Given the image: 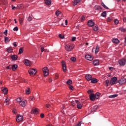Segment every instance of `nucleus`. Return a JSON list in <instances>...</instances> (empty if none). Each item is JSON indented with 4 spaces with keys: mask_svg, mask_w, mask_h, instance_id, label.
Listing matches in <instances>:
<instances>
[{
    "mask_svg": "<svg viewBox=\"0 0 126 126\" xmlns=\"http://www.w3.org/2000/svg\"><path fill=\"white\" fill-rule=\"evenodd\" d=\"M24 63L27 66H30L32 64L31 61H29L27 59H25L24 60Z\"/></svg>",
    "mask_w": 126,
    "mask_h": 126,
    "instance_id": "5",
    "label": "nucleus"
},
{
    "mask_svg": "<svg viewBox=\"0 0 126 126\" xmlns=\"http://www.w3.org/2000/svg\"><path fill=\"white\" fill-rule=\"evenodd\" d=\"M1 90H2L3 94H7V93L8 92V90L6 88H2L1 89Z\"/></svg>",
    "mask_w": 126,
    "mask_h": 126,
    "instance_id": "16",
    "label": "nucleus"
},
{
    "mask_svg": "<svg viewBox=\"0 0 126 126\" xmlns=\"http://www.w3.org/2000/svg\"><path fill=\"white\" fill-rule=\"evenodd\" d=\"M24 21V19L23 18H19V22L21 24V23H23V21Z\"/></svg>",
    "mask_w": 126,
    "mask_h": 126,
    "instance_id": "40",
    "label": "nucleus"
},
{
    "mask_svg": "<svg viewBox=\"0 0 126 126\" xmlns=\"http://www.w3.org/2000/svg\"><path fill=\"white\" fill-rule=\"evenodd\" d=\"M10 99L9 98H8V97L6 98V99H5L4 103L5 105H6L7 106H8L10 104Z\"/></svg>",
    "mask_w": 126,
    "mask_h": 126,
    "instance_id": "15",
    "label": "nucleus"
},
{
    "mask_svg": "<svg viewBox=\"0 0 126 126\" xmlns=\"http://www.w3.org/2000/svg\"><path fill=\"white\" fill-rule=\"evenodd\" d=\"M55 14H56V15H57V16H59V15L61 14V12H60L59 11H56Z\"/></svg>",
    "mask_w": 126,
    "mask_h": 126,
    "instance_id": "45",
    "label": "nucleus"
},
{
    "mask_svg": "<svg viewBox=\"0 0 126 126\" xmlns=\"http://www.w3.org/2000/svg\"><path fill=\"white\" fill-rule=\"evenodd\" d=\"M10 58H11V59L13 60V61H17V59H18V56L16 55H10Z\"/></svg>",
    "mask_w": 126,
    "mask_h": 126,
    "instance_id": "12",
    "label": "nucleus"
},
{
    "mask_svg": "<svg viewBox=\"0 0 126 126\" xmlns=\"http://www.w3.org/2000/svg\"><path fill=\"white\" fill-rule=\"evenodd\" d=\"M59 37L61 39H64V36L62 35V34H59Z\"/></svg>",
    "mask_w": 126,
    "mask_h": 126,
    "instance_id": "48",
    "label": "nucleus"
},
{
    "mask_svg": "<svg viewBox=\"0 0 126 126\" xmlns=\"http://www.w3.org/2000/svg\"><path fill=\"white\" fill-rule=\"evenodd\" d=\"M12 51H13L12 47H10L7 49V52H8V53H12Z\"/></svg>",
    "mask_w": 126,
    "mask_h": 126,
    "instance_id": "25",
    "label": "nucleus"
},
{
    "mask_svg": "<svg viewBox=\"0 0 126 126\" xmlns=\"http://www.w3.org/2000/svg\"><path fill=\"white\" fill-rule=\"evenodd\" d=\"M91 83L95 84L98 82V80L96 78H92L91 80Z\"/></svg>",
    "mask_w": 126,
    "mask_h": 126,
    "instance_id": "20",
    "label": "nucleus"
},
{
    "mask_svg": "<svg viewBox=\"0 0 126 126\" xmlns=\"http://www.w3.org/2000/svg\"><path fill=\"white\" fill-rule=\"evenodd\" d=\"M118 96V94H113L109 96V98H116Z\"/></svg>",
    "mask_w": 126,
    "mask_h": 126,
    "instance_id": "39",
    "label": "nucleus"
},
{
    "mask_svg": "<svg viewBox=\"0 0 126 126\" xmlns=\"http://www.w3.org/2000/svg\"><path fill=\"white\" fill-rule=\"evenodd\" d=\"M95 94H91L90 95V98L91 101H95Z\"/></svg>",
    "mask_w": 126,
    "mask_h": 126,
    "instance_id": "14",
    "label": "nucleus"
},
{
    "mask_svg": "<svg viewBox=\"0 0 126 126\" xmlns=\"http://www.w3.org/2000/svg\"><path fill=\"white\" fill-rule=\"evenodd\" d=\"M95 54H97V53H99V46H96L95 50Z\"/></svg>",
    "mask_w": 126,
    "mask_h": 126,
    "instance_id": "35",
    "label": "nucleus"
},
{
    "mask_svg": "<svg viewBox=\"0 0 126 126\" xmlns=\"http://www.w3.org/2000/svg\"><path fill=\"white\" fill-rule=\"evenodd\" d=\"M98 109V106L97 105H95L93 107L92 109V112H96V110Z\"/></svg>",
    "mask_w": 126,
    "mask_h": 126,
    "instance_id": "26",
    "label": "nucleus"
},
{
    "mask_svg": "<svg viewBox=\"0 0 126 126\" xmlns=\"http://www.w3.org/2000/svg\"><path fill=\"white\" fill-rule=\"evenodd\" d=\"M126 83V80L124 79H121L119 81V84H124V83Z\"/></svg>",
    "mask_w": 126,
    "mask_h": 126,
    "instance_id": "24",
    "label": "nucleus"
},
{
    "mask_svg": "<svg viewBox=\"0 0 126 126\" xmlns=\"http://www.w3.org/2000/svg\"><path fill=\"white\" fill-rule=\"evenodd\" d=\"M72 83V81L71 80H68L66 82V84H68V85H70Z\"/></svg>",
    "mask_w": 126,
    "mask_h": 126,
    "instance_id": "37",
    "label": "nucleus"
},
{
    "mask_svg": "<svg viewBox=\"0 0 126 126\" xmlns=\"http://www.w3.org/2000/svg\"><path fill=\"white\" fill-rule=\"evenodd\" d=\"M119 63L120 65L124 66L125 64H126V59H121L119 61Z\"/></svg>",
    "mask_w": 126,
    "mask_h": 126,
    "instance_id": "6",
    "label": "nucleus"
},
{
    "mask_svg": "<svg viewBox=\"0 0 126 126\" xmlns=\"http://www.w3.org/2000/svg\"><path fill=\"white\" fill-rule=\"evenodd\" d=\"M92 92H93V91H92V90H90L88 91V94H91L92 93Z\"/></svg>",
    "mask_w": 126,
    "mask_h": 126,
    "instance_id": "53",
    "label": "nucleus"
},
{
    "mask_svg": "<svg viewBox=\"0 0 126 126\" xmlns=\"http://www.w3.org/2000/svg\"><path fill=\"white\" fill-rule=\"evenodd\" d=\"M94 9L95 10H99V9H101V7L100 6H95Z\"/></svg>",
    "mask_w": 126,
    "mask_h": 126,
    "instance_id": "38",
    "label": "nucleus"
},
{
    "mask_svg": "<svg viewBox=\"0 0 126 126\" xmlns=\"http://www.w3.org/2000/svg\"><path fill=\"white\" fill-rule=\"evenodd\" d=\"M119 30L121 31V32H126V30L125 28H120Z\"/></svg>",
    "mask_w": 126,
    "mask_h": 126,
    "instance_id": "36",
    "label": "nucleus"
},
{
    "mask_svg": "<svg viewBox=\"0 0 126 126\" xmlns=\"http://www.w3.org/2000/svg\"><path fill=\"white\" fill-rule=\"evenodd\" d=\"M113 43H115V44H119L120 43V40L117 38H113L112 39Z\"/></svg>",
    "mask_w": 126,
    "mask_h": 126,
    "instance_id": "21",
    "label": "nucleus"
},
{
    "mask_svg": "<svg viewBox=\"0 0 126 126\" xmlns=\"http://www.w3.org/2000/svg\"><path fill=\"white\" fill-rule=\"evenodd\" d=\"M19 105L21 106V107H26V105H27V101L26 100H24V101H21V102H20Z\"/></svg>",
    "mask_w": 126,
    "mask_h": 126,
    "instance_id": "11",
    "label": "nucleus"
},
{
    "mask_svg": "<svg viewBox=\"0 0 126 126\" xmlns=\"http://www.w3.org/2000/svg\"><path fill=\"white\" fill-rule=\"evenodd\" d=\"M100 95V93H96L94 95V97L96 99H99V96Z\"/></svg>",
    "mask_w": 126,
    "mask_h": 126,
    "instance_id": "31",
    "label": "nucleus"
},
{
    "mask_svg": "<svg viewBox=\"0 0 126 126\" xmlns=\"http://www.w3.org/2000/svg\"><path fill=\"white\" fill-rule=\"evenodd\" d=\"M28 72L29 73V74H30V75H35V74L37 73V70L33 68L29 69L28 70Z\"/></svg>",
    "mask_w": 126,
    "mask_h": 126,
    "instance_id": "3",
    "label": "nucleus"
},
{
    "mask_svg": "<svg viewBox=\"0 0 126 126\" xmlns=\"http://www.w3.org/2000/svg\"><path fill=\"white\" fill-rule=\"evenodd\" d=\"M81 20H84L85 19V17L84 16H82L81 18Z\"/></svg>",
    "mask_w": 126,
    "mask_h": 126,
    "instance_id": "58",
    "label": "nucleus"
},
{
    "mask_svg": "<svg viewBox=\"0 0 126 126\" xmlns=\"http://www.w3.org/2000/svg\"><path fill=\"white\" fill-rule=\"evenodd\" d=\"M23 51H24V49L23 47L20 48V49L19 50L18 55H21V54L23 53Z\"/></svg>",
    "mask_w": 126,
    "mask_h": 126,
    "instance_id": "29",
    "label": "nucleus"
},
{
    "mask_svg": "<svg viewBox=\"0 0 126 126\" xmlns=\"http://www.w3.org/2000/svg\"><path fill=\"white\" fill-rule=\"evenodd\" d=\"M12 68V65H9L6 67V69H11Z\"/></svg>",
    "mask_w": 126,
    "mask_h": 126,
    "instance_id": "43",
    "label": "nucleus"
},
{
    "mask_svg": "<svg viewBox=\"0 0 126 126\" xmlns=\"http://www.w3.org/2000/svg\"><path fill=\"white\" fill-rule=\"evenodd\" d=\"M40 50H41V52H44V51H45V49L43 47H41Z\"/></svg>",
    "mask_w": 126,
    "mask_h": 126,
    "instance_id": "55",
    "label": "nucleus"
},
{
    "mask_svg": "<svg viewBox=\"0 0 126 126\" xmlns=\"http://www.w3.org/2000/svg\"><path fill=\"white\" fill-rule=\"evenodd\" d=\"M93 63L94 65H99V60H94Z\"/></svg>",
    "mask_w": 126,
    "mask_h": 126,
    "instance_id": "19",
    "label": "nucleus"
},
{
    "mask_svg": "<svg viewBox=\"0 0 126 126\" xmlns=\"http://www.w3.org/2000/svg\"><path fill=\"white\" fill-rule=\"evenodd\" d=\"M114 23H115V24H119V21L118 20H114Z\"/></svg>",
    "mask_w": 126,
    "mask_h": 126,
    "instance_id": "51",
    "label": "nucleus"
},
{
    "mask_svg": "<svg viewBox=\"0 0 126 126\" xmlns=\"http://www.w3.org/2000/svg\"><path fill=\"white\" fill-rule=\"evenodd\" d=\"M13 46H14V47H17V44H16V42H14L13 43Z\"/></svg>",
    "mask_w": 126,
    "mask_h": 126,
    "instance_id": "60",
    "label": "nucleus"
},
{
    "mask_svg": "<svg viewBox=\"0 0 126 126\" xmlns=\"http://www.w3.org/2000/svg\"><path fill=\"white\" fill-rule=\"evenodd\" d=\"M74 48V46L73 44H66L65 45V50L67 52H71L72 50Z\"/></svg>",
    "mask_w": 126,
    "mask_h": 126,
    "instance_id": "1",
    "label": "nucleus"
},
{
    "mask_svg": "<svg viewBox=\"0 0 126 126\" xmlns=\"http://www.w3.org/2000/svg\"><path fill=\"white\" fill-rule=\"evenodd\" d=\"M17 67H18L17 64H13L12 65V70H13V71H15V70L17 69Z\"/></svg>",
    "mask_w": 126,
    "mask_h": 126,
    "instance_id": "17",
    "label": "nucleus"
},
{
    "mask_svg": "<svg viewBox=\"0 0 126 126\" xmlns=\"http://www.w3.org/2000/svg\"><path fill=\"white\" fill-rule=\"evenodd\" d=\"M105 82H106V87L109 86V83L110 82V81H109V80H106L105 81Z\"/></svg>",
    "mask_w": 126,
    "mask_h": 126,
    "instance_id": "44",
    "label": "nucleus"
},
{
    "mask_svg": "<svg viewBox=\"0 0 126 126\" xmlns=\"http://www.w3.org/2000/svg\"><path fill=\"white\" fill-rule=\"evenodd\" d=\"M48 81L49 82H52V81H53V80H52V78H49L48 79Z\"/></svg>",
    "mask_w": 126,
    "mask_h": 126,
    "instance_id": "61",
    "label": "nucleus"
},
{
    "mask_svg": "<svg viewBox=\"0 0 126 126\" xmlns=\"http://www.w3.org/2000/svg\"><path fill=\"white\" fill-rule=\"evenodd\" d=\"M62 68L63 72H66V65L64 61H62Z\"/></svg>",
    "mask_w": 126,
    "mask_h": 126,
    "instance_id": "10",
    "label": "nucleus"
},
{
    "mask_svg": "<svg viewBox=\"0 0 126 126\" xmlns=\"http://www.w3.org/2000/svg\"><path fill=\"white\" fill-rule=\"evenodd\" d=\"M50 106H51V105H50V104H49V103H47L46 104V108H50Z\"/></svg>",
    "mask_w": 126,
    "mask_h": 126,
    "instance_id": "56",
    "label": "nucleus"
},
{
    "mask_svg": "<svg viewBox=\"0 0 126 126\" xmlns=\"http://www.w3.org/2000/svg\"><path fill=\"white\" fill-rule=\"evenodd\" d=\"M13 31H18V28L17 27H15V28H14L13 29Z\"/></svg>",
    "mask_w": 126,
    "mask_h": 126,
    "instance_id": "52",
    "label": "nucleus"
},
{
    "mask_svg": "<svg viewBox=\"0 0 126 126\" xmlns=\"http://www.w3.org/2000/svg\"><path fill=\"white\" fill-rule=\"evenodd\" d=\"M10 39L7 37H4V42L5 43H9Z\"/></svg>",
    "mask_w": 126,
    "mask_h": 126,
    "instance_id": "27",
    "label": "nucleus"
},
{
    "mask_svg": "<svg viewBox=\"0 0 126 126\" xmlns=\"http://www.w3.org/2000/svg\"><path fill=\"white\" fill-rule=\"evenodd\" d=\"M16 101L17 102V103H19V104H20V102H21L22 100H21V98L18 97L16 99Z\"/></svg>",
    "mask_w": 126,
    "mask_h": 126,
    "instance_id": "34",
    "label": "nucleus"
},
{
    "mask_svg": "<svg viewBox=\"0 0 126 126\" xmlns=\"http://www.w3.org/2000/svg\"><path fill=\"white\" fill-rule=\"evenodd\" d=\"M123 21H124V22H126V18H124Z\"/></svg>",
    "mask_w": 126,
    "mask_h": 126,
    "instance_id": "64",
    "label": "nucleus"
},
{
    "mask_svg": "<svg viewBox=\"0 0 126 126\" xmlns=\"http://www.w3.org/2000/svg\"><path fill=\"white\" fill-rule=\"evenodd\" d=\"M31 93V91H30V88H28L27 90H26V94H27V95H29Z\"/></svg>",
    "mask_w": 126,
    "mask_h": 126,
    "instance_id": "28",
    "label": "nucleus"
},
{
    "mask_svg": "<svg viewBox=\"0 0 126 126\" xmlns=\"http://www.w3.org/2000/svg\"><path fill=\"white\" fill-rule=\"evenodd\" d=\"M43 72L44 76H48L49 75V68L47 67H44L43 68Z\"/></svg>",
    "mask_w": 126,
    "mask_h": 126,
    "instance_id": "2",
    "label": "nucleus"
},
{
    "mask_svg": "<svg viewBox=\"0 0 126 126\" xmlns=\"http://www.w3.org/2000/svg\"><path fill=\"white\" fill-rule=\"evenodd\" d=\"M85 58L88 61H93V57H92L91 55H90L89 54L86 55Z\"/></svg>",
    "mask_w": 126,
    "mask_h": 126,
    "instance_id": "8",
    "label": "nucleus"
},
{
    "mask_svg": "<svg viewBox=\"0 0 126 126\" xmlns=\"http://www.w3.org/2000/svg\"><path fill=\"white\" fill-rule=\"evenodd\" d=\"M28 21H32V17L29 16V17L28 18Z\"/></svg>",
    "mask_w": 126,
    "mask_h": 126,
    "instance_id": "49",
    "label": "nucleus"
},
{
    "mask_svg": "<svg viewBox=\"0 0 126 126\" xmlns=\"http://www.w3.org/2000/svg\"><path fill=\"white\" fill-rule=\"evenodd\" d=\"M65 25H67V20H65Z\"/></svg>",
    "mask_w": 126,
    "mask_h": 126,
    "instance_id": "62",
    "label": "nucleus"
},
{
    "mask_svg": "<svg viewBox=\"0 0 126 126\" xmlns=\"http://www.w3.org/2000/svg\"><path fill=\"white\" fill-rule=\"evenodd\" d=\"M4 35H6L7 34V30H5V32H3Z\"/></svg>",
    "mask_w": 126,
    "mask_h": 126,
    "instance_id": "57",
    "label": "nucleus"
},
{
    "mask_svg": "<svg viewBox=\"0 0 126 126\" xmlns=\"http://www.w3.org/2000/svg\"><path fill=\"white\" fill-rule=\"evenodd\" d=\"M45 3L47 5H50L51 3H52L51 0H45Z\"/></svg>",
    "mask_w": 126,
    "mask_h": 126,
    "instance_id": "22",
    "label": "nucleus"
},
{
    "mask_svg": "<svg viewBox=\"0 0 126 126\" xmlns=\"http://www.w3.org/2000/svg\"><path fill=\"white\" fill-rule=\"evenodd\" d=\"M39 112V109L35 108L33 110V114H38Z\"/></svg>",
    "mask_w": 126,
    "mask_h": 126,
    "instance_id": "32",
    "label": "nucleus"
},
{
    "mask_svg": "<svg viewBox=\"0 0 126 126\" xmlns=\"http://www.w3.org/2000/svg\"><path fill=\"white\" fill-rule=\"evenodd\" d=\"M101 15L102 17H106V16H107V12H106V11H104L101 14Z\"/></svg>",
    "mask_w": 126,
    "mask_h": 126,
    "instance_id": "30",
    "label": "nucleus"
},
{
    "mask_svg": "<svg viewBox=\"0 0 126 126\" xmlns=\"http://www.w3.org/2000/svg\"><path fill=\"white\" fill-rule=\"evenodd\" d=\"M22 121H23V116L20 115L17 116L16 122L19 123V122H22Z\"/></svg>",
    "mask_w": 126,
    "mask_h": 126,
    "instance_id": "9",
    "label": "nucleus"
},
{
    "mask_svg": "<svg viewBox=\"0 0 126 126\" xmlns=\"http://www.w3.org/2000/svg\"><path fill=\"white\" fill-rule=\"evenodd\" d=\"M101 5L104 7V8H105L106 9H109V8L107 7V6H106V5H105L103 2H101Z\"/></svg>",
    "mask_w": 126,
    "mask_h": 126,
    "instance_id": "33",
    "label": "nucleus"
},
{
    "mask_svg": "<svg viewBox=\"0 0 126 126\" xmlns=\"http://www.w3.org/2000/svg\"><path fill=\"white\" fill-rule=\"evenodd\" d=\"M107 21L108 22H111V21H112V18H107Z\"/></svg>",
    "mask_w": 126,
    "mask_h": 126,
    "instance_id": "54",
    "label": "nucleus"
},
{
    "mask_svg": "<svg viewBox=\"0 0 126 126\" xmlns=\"http://www.w3.org/2000/svg\"><path fill=\"white\" fill-rule=\"evenodd\" d=\"M117 80H118V78H117L116 77H114L112 78H111L110 81L111 85H114V84H116Z\"/></svg>",
    "mask_w": 126,
    "mask_h": 126,
    "instance_id": "4",
    "label": "nucleus"
},
{
    "mask_svg": "<svg viewBox=\"0 0 126 126\" xmlns=\"http://www.w3.org/2000/svg\"><path fill=\"white\" fill-rule=\"evenodd\" d=\"M44 117V114L42 113L40 114V117L42 118V119H43Z\"/></svg>",
    "mask_w": 126,
    "mask_h": 126,
    "instance_id": "59",
    "label": "nucleus"
},
{
    "mask_svg": "<svg viewBox=\"0 0 126 126\" xmlns=\"http://www.w3.org/2000/svg\"><path fill=\"white\" fill-rule=\"evenodd\" d=\"M80 0H74L72 1L73 5H77V3H79V2H80Z\"/></svg>",
    "mask_w": 126,
    "mask_h": 126,
    "instance_id": "18",
    "label": "nucleus"
},
{
    "mask_svg": "<svg viewBox=\"0 0 126 126\" xmlns=\"http://www.w3.org/2000/svg\"><path fill=\"white\" fill-rule=\"evenodd\" d=\"M68 87L70 90H73V86L69 85Z\"/></svg>",
    "mask_w": 126,
    "mask_h": 126,
    "instance_id": "50",
    "label": "nucleus"
},
{
    "mask_svg": "<svg viewBox=\"0 0 126 126\" xmlns=\"http://www.w3.org/2000/svg\"><path fill=\"white\" fill-rule=\"evenodd\" d=\"M85 78L88 81H90L92 79V76L90 74H87L85 76Z\"/></svg>",
    "mask_w": 126,
    "mask_h": 126,
    "instance_id": "13",
    "label": "nucleus"
},
{
    "mask_svg": "<svg viewBox=\"0 0 126 126\" xmlns=\"http://www.w3.org/2000/svg\"><path fill=\"white\" fill-rule=\"evenodd\" d=\"M70 60L72 62H73V63H74V62L76 61V58H75V57H72L70 58Z\"/></svg>",
    "mask_w": 126,
    "mask_h": 126,
    "instance_id": "41",
    "label": "nucleus"
},
{
    "mask_svg": "<svg viewBox=\"0 0 126 126\" xmlns=\"http://www.w3.org/2000/svg\"><path fill=\"white\" fill-rule=\"evenodd\" d=\"M76 40V37H72L71 38L72 42H74Z\"/></svg>",
    "mask_w": 126,
    "mask_h": 126,
    "instance_id": "47",
    "label": "nucleus"
},
{
    "mask_svg": "<svg viewBox=\"0 0 126 126\" xmlns=\"http://www.w3.org/2000/svg\"><path fill=\"white\" fill-rule=\"evenodd\" d=\"M93 30H94V31H97L98 30V26H95L94 27Z\"/></svg>",
    "mask_w": 126,
    "mask_h": 126,
    "instance_id": "42",
    "label": "nucleus"
},
{
    "mask_svg": "<svg viewBox=\"0 0 126 126\" xmlns=\"http://www.w3.org/2000/svg\"><path fill=\"white\" fill-rule=\"evenodd\" d=\"M33 100H35V97L34 96H31L30 97V101H33Z\"/></svg>",
    "mask_w": 126,
    "mask_h": 126,
    "instance_id": "46",
    "label": "nucleus"
},
{
    "mask_svg": "<svg viewBox=\"0 0 126 126\" xmlns=\"http://www.w3.org/2000/svg\"><path fill=\"white\" fill-rule=\"evenodd\" d=\"M15 8H16V7L15 6H14L13 5H12V9H15Z\"/></svg>",
    "mask_w": 126,
    "mask_h": 126,
    "instance_id": "63",
    "label": "nucleus"
},
{
    "mask_svg": "<svg viewBox=\"0 0 126 126\" xmlns=\"http://www.w3.org/2000/svg\"><path fill=\"white\" fill-rule=\"evenodd\" d=\"M77 107L79 109H82V104L80 102H78Z\"/></svg>",
    "mask_w": 126,
    "mask_h": 126,
    "instance_id": "23",
    "label": "nucleus"
},
{
    "mask_svg": "<svg viewBox=\"0 0 126 126\" xmlns=\"http://www.w3.org/2000/svg\"><path fill=\"white\" fill-rule=\"evenodd\" d=\"M88 26H89V27H92L94 26V25H95V23L93 22V20H90L88 22Z\"/></svg>",
    "mask_w": 126,
    "mask_h": 126,
    "instance_id": "7",
    "label": "nucleus"
}]
</instances>
